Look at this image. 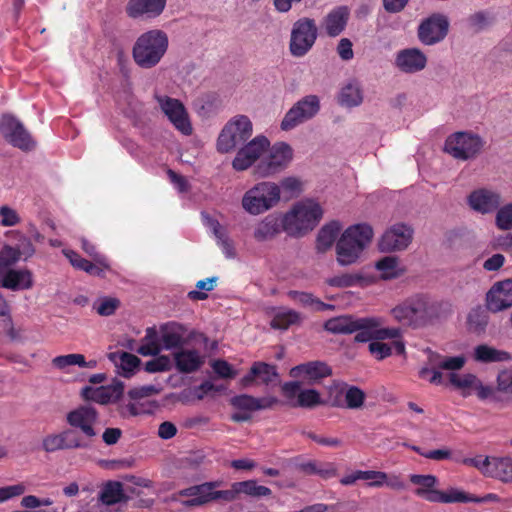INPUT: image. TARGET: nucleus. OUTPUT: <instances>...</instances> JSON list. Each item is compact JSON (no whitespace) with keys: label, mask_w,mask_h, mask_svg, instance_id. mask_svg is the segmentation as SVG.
I'll return each mask as SVG.
<instances>
[{"label":"nucleus","mask_w":512,"mask_h":512,"mask_svg":"<svg viewBox=\"0 0 512 512\" xmlns=\"http://www.w3.org/2000/svg\"><path fill=\"white\" fill-rule=\"evenodd\" d=\"M393 318L414 328L429 324L438 315V305L427 295L416 294L395 306L391 310Z\"/></svg>","instance_id":"1"},{"label":"nucleus","mask_w":512,"mask_h":512,"mask_svg":"<svg viewBox=\"0 0 512 512\" xmlns=\"http://www.w3.org/2000/svg\"><path fill=\"white\" fill-rule=\"evenodd\" d=\"M169 40L167 34L159 29L149 30L141 34L132 49L135 63L143 68L155 67L167 52Z\"/></svg>","instance_id":"2"},{"label":"nucleus","mask_w":512,"mask_h":512,"mask_svg":"<svg viewBox=\"0 0 512 512\" xmlns=\"http://www.w3.org/2000/svg\"><path fill=\"white\" fill-rule=\"evenodd\" d=\"M372 237L373 229L368 224H355L347 228L336 244L338 263L342 266L355 263Z\"/></svg>","instance_id":"3"},{"label":"nucleus","mask_w":512,"mask_h":512,"mask_svg":"<svg viewBox=\"0 0 512 512\" xmlns=\"http://www.w3.org/2000/svg\"><path fill=\"white\" fill-rule=\"evenodd\" d=\"M323 215L321 206L313 200L296 203L282 219V228L290 236L299 237L314 229Z\"/></svg>","instance_id":"4"},{"label":"nucleus","mask_w":512,"mask_h":512,"mask_svg":"<svg viewBox=\"0 0 512 512\" xmlns=\"http://www.w3.org/2000/svg\"><path fill=\"white\" fill-rule=\"evenodd\" d=\"M280 202V186L275 182L262 181L248 189L241 200L242 208L257 216L274 208Z\"/></svg>","instance_id":"5"},{"label":"nucleus","mask_w":512,"mask_h":512,"mask_svg":"<svg viewBox=\"0 0 512 512\" xmlns=\"http://www.w3.org/2000/svg\"><path fill=\"white\" fill-rule=\"evenodd\" d=\"M266 154L258 161L254 174L259 178L274 176L286 169L293 158L291 146L285 142H277L265 151Z\"/></svg>","instance_id":"6"},{"label":"nucleus","mask_w":512,"mask_h":512,"mask_svg":"<svg viewBox=\"0 0 512 512\" xmlns=\"http://www.w3.org/2000/svg\"><path fill=\"white\" fill-rule=\"evenodd\" d=\"M252 122L246 115H237L223 127L217 139V151L228 153L246 142L252 135Z\"/></svg>","instance_id":"7"},{"label":"nucleus","mask_w":512,"mask_h":512,"mask_svg":"<svg viewBox=\"0 0 512 512\" xmlns=\"http://www.w3.org/2000/svg\"><path fill=\"white\" fill-rule=\"evenodd\" d=\"M222 484V481L204 482L181 489L175 496L188 497L189 499L181 502L187 508L200 507L215 501L226 502V490H216Z\"/></svg>","instance_id":"8"},{"label":"nucleus","mask_w":512,"mask_h":512,"mask_svg":"<svg viewBox=\"0 0 512 512\" xmlns=\"http://www.w3.org/2000/svg\"><path fill=\"white\" fill-rule=\"evenodd\" d=\"M318 36L316 23L311 18H300L292 27L289 51L294 57L305 56L314 46Z\"/></svg>","instance_id":"9"},{"label":"nucleus","mask_w":512,"mask_h":512,"mask_svg":"<svg viewBox=\"0 0 512 512\" xmlns=\"http://www.w3.org/2000/svg\"><path fill=\"white\" fill-rule=\"evenodd\" d=\"M0 134L13 147L24 152L36 148V141L23 123L11 114H3L0 119Z\"/></svg>","instance_id":"10"},{"label":"nucleus","mask_w":512,"mask_h":512,"mask_svg":"<svg viewBox=\"0 0 512 512\" xmlns=\"http://www.w3.org/2000/svg\"><path fill=\"white\" fill-rule=\"evenodd\" d=\"M482 145L479 136L467 132H456L446 139L445 151L456 159L467 160L475 157Z\"/></svg>","instance_id":"11"},{"label":"nucleus","mask_w":512,"mask_h":512,"mask_svg":"<svg viewBox=\"0 0 512 512\" xmlns=\"http://www.w3.org/2000/svg\"><path fill=\"white\" fill-rule=\"evenodd\" d=\"M320 109V101L316 95H308L299 100L285 114L281 129L284 131L295 128L300 123L314 117Z\"/></svg>","instance_id":"12"},{"label":"nucleus","mask_w":512,"mask_h":512,"mask_svg":"<svg viewBox=\"0 0 512 512\" xmlns=\"http://www.w3.org/2000/svg\"><path fill=\"white\" fill-rule=\"evenodd\" d=\"M270 141L263 135H258L240 148L232 161V167L236 171H244L250 168L257 160L264 156L269 148Z\"/></svg>","instance_id":"13"},{"label":"nucleus","mask_w":512,"mask_h":512,"mask_svg":"<svg viewBox=\"0 0 512 512\" xmlns=\"http://www.w3.org/2000/svg\"><path fill=\"white\" fill-rule=\"evenodd\" d=\"M361 324L356 330L355 342L365 343L371 340H385L395 338L400 333V328H381V320L376 317L358 318L356 325Z\"/></svg>","instance_id":"14"},{"label":"nucleus","mask_w":512,"mask_h":512,"mask_svg":"<svg viewBox=\"0 0 512 512\" xmlns=\"http://www.w3.org/2000/svg\"><path fill=\"white\" fill-rule=\"evenodd\" d=\"M99 418L98 411L91 405H80L69 411L66 422L71 428L78 429L86 438L97 436L95 424Z\"/></svg>","instance_id":"15"},{"label":"nucleus","mask_w":512,"mask_h":512,"mask_svg":"<svg viewBox=\"0 0 512 512\" xmlns=\"http://www.w3.org/2000/svg\"><path fill=\"white\" fill-rule=\"evenodd\" d=\"M449 20L441 13H434L424 19L418 27V38L425 45L441 42L448 34Z\"/></svg>","instance_id":"16"},{"label":"nucleus","mask_w":512,"mask_h":512,"mask_svg":"<svg viewBox=\"0 0 512 512\" xmlns=\"http://www.w3.org/2000/svg\"><path fill=\"white\" fill-rule=\"evenodd\" d=\"M413 229L404 223H396L382 235L378 246L382 252L401 251L406 249L413 239Z\"/></svg>","instance_id":"17"},{"label":"nucleus","mask_w":512,"mask_h":512,"mask_svg":"<svg viewBox=\"0 0 512 512\" xmlns=\"http://www.w3.org/2000/svg\"><path fill=\"white\" fill-rule=\"evenodd\" d=\"M162 112L168 117L171 123L184 135L192 133L188 114L184 105L178 100L169 96H155Z\"/></svg>","instance_id":"18"},{"label":"nucleus","mask_w":512,"mask_h":512,"mask_svg":"<svg viewBox=\"0 0 512 512\" xmlns=\"http://www.w3.org/2000/svg\"><path fill=\"white\" fill-rule=\"evenodd\" d=\"M72 429L63 430L60 433L49 434L42 440V448L47 453L59 450L88 448L89 444L79 437H75Z\"/></svg>","instance_id":"19"},{"label":"nucleus","mask_w":512,"mask_h":512,"mask_svg":"<svg viewBox=\"0 0 512 512\" xmlns=\"http://www.w3.org/2000/svg\"><path fill=\"white\" fill-rule=\"evenodd\" d=\"M486 306L493 313L512 307V279L493 284L486 294Z\"/></svg>","instance_id":"20"},{"label":"nucleus","mask_w":512,"mask_h":512,"mask_svg":"<svg viewBox=\"0 0 512 512\" xmlns=\"http://www.w3.org/2000/svg\"><path fill=\"white\" fill-rule=\"evenodd\" d=\"M292 378H303L309 384L318 383L332 375V368L324 361H309L292 367L289 371Z\"/></svg>","instance_id":"21"},{"label":"nucleus","mask_w":512,"mask_h":512,"mask_svg":"<svg viewBox=\"0 0 512 512\" xmlns=\"http://www.w3.org/2000/svg\"><path fill=\"white\" fill-rule=\"evenodd\" d=\"M167 0H129L126 13L133 19L156 18L162 14Z\"/></svg>","instance_id":"22"},{"label":"nucleus","mask_w":512,"mask_h":512,"mask_svg":"<svg viewBox=\"0 0 512 512\" xmlns=\"http://www.w3.org/2000/svg\"><path fill=\"white\" fill-rule=\"evenodd\" d=\"M426 64V55L417 48L400 50L395 58L396 67L405 73L419 72L426 67Z\"/></svg>","instance_id":"23"},{"label":"nucleus","mask_w":512,"mask_h":512,"mask_svg":"<svg viewBox=\"0 0 512 512\" xmlns=\"http://www.w3.org/2000/svg\"><path fill=\"white\" fill-rule=\"evenodd\" d=\"M241 494L252 498L269 497L272 495V490L258 485L256 480L234 482L230 489L226 490V503L235 501Z\"/></svg>","instance_id":"24"},{"label":"nucleus","mask_w":512,"mask_h":512,"mask_svg":"<svg viewBox=\"0 0 512 512\" xmlns=\"http://www.w3.org/2000/svg\"><path fill=\"white\" fill-rule=\"evenodd\" d=\"M33 284V274L28 269L9 268L0 276V287L12 291L28 290Z\"/></svg>","instance_id":"25"},{"label":"nucleus","mask_w":512,"mask_h":512,"mask_svg":"<svg viewBox=\"0 0 512 512\" xmlns=\"http://www.w3.org/2000/svg\"><path fill=\"white\" fill-rule=\"evenodd\" d=\"M500 200V194L485 188L474 190L468 196L469 206L482 214L496 210L500 205Z\"/></svg>","instance_id":"26"},{"label":"nucleus","mask_w":512,"mask_h":512,"mask_svg":"<svg viewBox=\"0 0 512 512\" xmlns=\"http://www.w3.org/2000/svg\"><path fill=\"white\" fill-rule=\"evenodd\" d=\"M187 328L177 322H168L160 327V342L163 349L180 348L186 343Z\"/></svg>","instance_id":"27"},{"label":"nucleus","mask_w":512,"mask_h":512,"mask_svg":"<svg viewBox=\"0 0 512 512\" xmlns=\"http://www.w3.org/2000/svg\"><path fill=\"white\" fill-rule=\"evenodd\" d=\"M410 481L418 488L415 490V494L431 503H435L434 497L438 496L440 490L436 488L438 479L434 475H420L412 474Z\"/></svg>","instance_id":"28"},{"label":"nucleus","mask_w":512,"mask_h":512,"mask_svg":"<svg viewBox=\"0 0 512 512\" xmlns=\"http://www.w3.org/2000/svg\"><path fill=\"white\" fill-rule=\"evenodd\" d=\"M364 480L368 481L366 485L370 488L388 487L400 490L404 487V483L400 476L394 474L389 475L382 471H364Z\"/></svg>","instance_id":"29"},{"label":"nucleus","mask_w":512,"mask_h":512,"mask_svg":"<svg viewBox=\"0 0 512 512\" xmlns=\"http://www.w3.org/2000/svg\"><path fill=\"white\" fill-rule=\"evenodd\" d=\"M487 477L503 483H512V458L509 456L490 457Z\"/></svg>","instance_id":"30"},{"label":"nucleus","mask_w":512,"mask_h":512,"mask_svg":"<svg viewBox=\"0 0 512 512\" xmlns=\"http://www.w3.org/2000/svg\"><path fill=\"white\" fill-rule=\"evenodd\" d=\"M473 359L479 363H498L510 361L511 355L507 351L480 344L474 348Z\"/></svg>","instance_id":"31"},{"label":"nucleus","mask_w":512,"mask_h":512,"mask_svg":"<svg viewBox=\"0 0 512 512\" xmlns=\"http://www.w3.org/2000/svg\"><path fill=\"white\" fill-rule=\"evenodd\" d=\"M128 499L129 497L123 490V484L119 481H107L104 483L99 493V501L107 506H112L121 502H127Z\"/></svg>","instance_id":"32"},{"label":"nucleus","mask_w":512,"mask_h":512,"mask_svg":"<svg viewBox=\"0 0 512 512\" xmlns=\"http://www.w3.org/2000/svg\"><path fill=\"white\" fill-rule=\"evenodd\" d=\"M176 368L182 373L197 371L203 364V359L196 350H181L174 354Z\"/></svg>","instance_id":"33"},{"label":"nucleus","mask_w":512,"mask_h":512,"mask_svg":"<svg viewBox=\"0 0 512 512\" xmlns=\"http://www.w3.org/2000/svg\"><path fill=\"white\" fill-rule=\"evenodd\" d=\"M282 228V221L275 215H268L263 218L255 227L254 238L257 241H266L274 238Z\"/></svg>","instance_id":"34"},{"label":"nucleus","mask_w":512,"mask_h":512,"mask_svg":"<svg viewBox=\"0 0 512 512\" xmlns=\"http://www.w3.org/2000/svg\"><path fill=\"white\" fill-rule=\"evenodd\" d=\"M349 17L346 7H339L331 11L325 18L326 33L330 37H336L345 29Z\"/></svg>","instance_id":"35"},{"label":"nucleus","mask_w":512,"mask_h":512,"mask_svg":"<svg viewBox=\"0 0 512 512\" xmlns=\"http://www.w3.org/2000/svg\"><path fill=\"white\" fill-rule=\"evenodd\" d=\"M357 320L358 318L351 315L338 316L327 320L324 328L333 334H352L362 327L361 324L356 325Z\"/></svg>","instance_id":"36"},{"label":"nucleus","mask_w":512,"mask_h":512,"mask_svg":"<svg viewBox=\"0 0 512 512\" xmlns=\"http://www.w3.org/2000/svg\"><path fill=\"white\" fill-rule=\"evenodd\" d=\"M288 297L294 302L303 307H308L313 311L334 310L335 306L327 304L316 298L313 294L303 291L290 290L287 293Z\"/></svg>","instance_id":"37"},{"label":"nucleus","mask_w":512,"mask_h":512,"mask_svg":"<svg viewBox=\"0 0 512 512\" xmlns=\"http://www.w3.org/2000/svg\"><path fill=\"white\" fill-rule=\"evenodd\" d=\"M340 230L341 225L338 221H332L323 226L320 229L316 240V248L318 252L323 253L326 252L329 248H331Z\"/></svg>","instance_id":"38"},{"label":"nucleus","mask_w":512,"mask_h":512,"mask_svg":"<svg viewBox=\"0 0 512 512\" xmlns=\"http://www.w3.org/2000/svg\"><path fill=\"white\" fill-rule=\"evenodd\" d=\"M109 357L112 361L116 362L117 367L121 370L120 374L126 378L131 377L141 363V360L136 355L124 351L111 353Z\"/></svg>","instance_id":"39"},{"label":"nucleus","mask_w":512,"mask_h":512,"mask_svg":"<svg viewBox=\"0 0 512 512\" xmlns=\"http://www.w3.org/2000/svg\"><path fill=\"white\" fill-rule=\"evenodd\" d=\"M489 311L482 306H476L470 310L467 316V328L475 334L484 333L489 322Z\"/></svg>","instance_id":"40"},{"label":"nucleus","mask_w":512,"mask_h":512,"mask_svg":"<svg viewBox=\"0 0 512 512\" xmlns=\"http://www.w3.org/2000/svg\"><path fill=\"white\" fill-rule=\"evenodd\" d=\"M465 363L466 358L463 355L452 357L442 356L438 353H430L429 355V364L442 370L457 371L462 369Z\"/></svg>","instance_id":"41"},{"label":"nucleus","mask_w":512,"mask_h":512,"mask_svg":"<svg viewBox=\"0 0 512 512\" xmlns=\"http://www.w3.org/2000/svg\"><path fill=\"white\" fill-rule=\"evenodd\" d=\"M137 352L142 356H157L163 349L161 342L158 340V334L154 327L146 329V335L143 338Z\"/></svg>","instance_id":"42"},{"label":"nucleus","mask_w":512,"mask_h":512,"mask_svg":"<svg viewBox=\"0 0 512 512\" xmlns=\"http://www.w3.org/2000/svg\"><path fill=\"white\" fill-rule=\"evenodd\" d=\"M301 321V315L292 309H283L278 311L272 318L270 326L277 330H287L290 326L298 324Z\"/></svg>","instance_id":"43"},{"label":"nucleus","mask_w":512,"mask_h":512,"mask_svg":"<svg viewBox=\"0 0 512 512\" xmlns=\"http://www.w3.org/2000/svg\"><path fill=\"white\" fill-rule=\"evenodd\" d=\"M362 100V91L357 82H350L342 88L340 93V103L342 105L354 107L360 105Z\"/></svg>","instance_id":"44"},{"label":"nucleus","mask_w":512,"mask_h":512,"mask_svg":"<svg viewBox=\"0 0 512 512\" xmlns=\"http://www.w3.org/2000/svg\"><path fill=\"white\" fill-rule=\"evenodd\" d=\"M478 380L479 378L471 373L464 374L463 376H460L456 373L449 374V382L456 389L462 390L461 394L463 397H468L471 395L469 389H474Z\"/></svg>","instance_id":"45"},{"label":"nucleus","mask_w":512,"mask_h":512,"mask_svg":"<svg viewBox=\"0 0 512 512\" xmlns=\"http://www.w3.org/2000/svg\"><path fill=\"white\" fill-rule=\"evenodd\" d=\"M323 404L324 401L322 400L321 395L317 390L305 389L298 393L297 401L295 403H291V406L313 409Z\"/></svg>","instance_id":"46"},{"label":"nucleus","mask_w":512,"mask_h":512,"mask_svg":"<svg viewBox=\"0 0 512 512\" xmlns=\"http://www.w3.org/2000/svg\"><path fill=\"white\" fill-rule=\"evenodd\" d=\"M252 372L256 374L257 378L261 380V383L265 385H269L279 376L275 365L262 361H256L252 364Z\"/></svg>","instance_id":"47"},{"label":"nucleus","mask_w":512,"mask_h":512,"mask_svg":"<svg viewBox=\"0 0 512 512\" xmlns=\"http://www.w3.org/2000/svg\"><path fill=\"white\" fill-rule=\"evenodd\" d=\"M472 494L457 488H450L447 491H439L434 497L435 503H471Z\"/></svg>","instance_id":"48"},{"label":"nucleus","mask_w":512,"mask_h":512,"mask_svg":"<svg viewBox=\"0 0 512 512\" xmlns=\"http://www.w3.org/2000/svg\"><path fill=\"white\" fill-rule=\"evenodd\" d=\"M218 281V277L213 276L206 279H202L197 281L196 288L197 290H192L188 292V298L193 301L205 300L208 298L207 292H210L216 286Z\"/></svg>","instance_id":"49"},{"label":"nucleus","mask_w":512,"mask_h":512,"mask_svg":"<svg viewBox=\"0 0 512 512\" xmlns=\"http://www.w3.org/2000/svg\"><path fill=\"white\" fill-rule=\"evenodd\" d=\"M376 268L382 273L384 279L397 278L401 272L398 269V260L396 257L387 256L376 263Z\"/></svg>","instance_id":"50"},{"label":"nucleus","mask_w":512,"mask_h":512,"mask_svg":"<svg viewBox=\"0 0 512 512\" xmlns=\"http://www.w3.org/2000/svg\"><path fill=\"white\" fill-rule=\"evenodd\" d=\"M365 393L360 388L356 386H347L345 391V401L346 406L349 409H358L360 408L365 401Z\"/></svg>","instance_id":"51"},{"label":"nucleus","mask_w":512,"mask_h":512,"mask_svg":"<svg viewBox=\"0 0 512 512\" xmlns=\"http://www.w3.org/2000/svg\"><path fill=\"white\" fill-rule=\"evenodd\" d=\"M82 395L86 400H91L99 404H108L111 402L110 396L107 393V389L103 386L98 388L85 387L82 391Z\"/></svg>","instance_id":"52"},{"label":"nucleus","mask_w":512,"mask_h":512,"mask_svg":"<svg viewBox=\"0 0 512 512\" xmlns=\"http://www.w3.org/2000/svg\"><path fill=\"white\" fill-rule=\"evenodd\" d=\"M172 367L171 360L166 355L153 358L145 363L144 370L148 373L169 371Z\"/></svg>","instance_id":"53"},{"label":"nucleus","mask_w":512,"mask_h":512,"mask_svg":"<svg viewBox=\"0 0 512 512\" xmlns=\"http://www.w3.org/2000/svg\"><path fill=\"white\" fill-rule=\"evenodd\" d=\"M52 362L59 369H64L67 366H72V365H78L81 367L84 364H86L85 357L82 354H67V355L57 356L53 359Z\"/></svg>","instance_id":"54"},{"label":"nucleus","mask_w":512,"mask_h":512,"mask_svg":"<svg viewBox=\"0 0 512 512\" xmlns=\"http://www.w3.org/2000/svg\"><path fill=\"white\" fill-rule=\"evenodd\" d=\"M231 405L242 411L254 412L256 411V397L248 394L237 395L231 399Z\"/></svg>","instance_id":"55"},{"label":"nucleus","mask_w":512,"mask_h":512,"mask_svg":"<svg viewBox=\"0 0 512 512\" xmlns=\"http://www.w3.org/2000/svg\"><path fill=\"white\" fill-rule=\"evenodd\" d=\"M496 225L500 230L512 229V203L504 205L497 211Z\"/></svg>","instance_id":"56"},{"label":"nucleus","mask_w":512,"mask_h":512,"mask_svg":"<svg viewBox=\"0 0 512 512\" xmlns=\"http://www.w3.org/2000/svg\"><path fill=\"white\" fill-rule=\"evenodd\" d=\"M0 225L3 227L16 226L21 222V217L17 211L7 205L0 207Z\"/></svg>","instance_id":"57"},{"label":"nucleus","mask_w":512,"mask_h":512,"mask_svg":"<svg viewBox=\"0 0 512 512\" xmlns=\"http://www.w3.org/2000/svg\"><path fill=\"white\" fill-rule=\"evenodd\" d=\"M382 340H375L369 343V352L377 359L383 360L392 355V347Z\"/></svg>","instance_id":"58"},{"label":"nucleus","mask_w":512,"mask_h":512,"mask_svg":"<svg viewBox=\"0 0 512 512\" xmlns=\"http://www.w3.org/2000/svg\"><path fill=\"white\" fill-rule=\"evenodd\" d=\"M360 277L353 274H343L339 276H334L326 280V283L332 287L346 288L354 286Z\"/></svg>","instance_id":"59"},{"label":"nucleus","mask_w":512,"mask_h":512,"mask_svg":"<svg viewBox=\"0 0 512 512\" xmlns=\"http://www.w3.org/2000/svg\"><path fill=\"white\" fill-rule=\"evenodd\" d=\"M489 462L490 456L483 457L481 455L472 458L467 457L461 460L462 464L478 469L486 477L489 469Z\"/></svg>","instance_id":"60"},{"label":"nucleus","mask_w":512,"mask_h":512,"mask_svg":"<svg viewBox=\"0 0 512 512\" xmlns=\"http://www.w3.org/2000/svg\"><path fill=\"white\" fill-rule=\"evenodd\" d=\"M497 390L505 394H512V370H502L497 376Z\"/></svg>","instance_id":"61"},{"label":"nucleus","mask_w":512,"mask_h":512,"mask_svg":"<svg viewBox=\"0 0 512 512\" xmlns=\"http://www.w3.org/2000/svg\"><path fill=\"white\" fill-rule=\"evenodd\" d=\"M63 255L69 260L70 264L77 270L84 271L87 268L89 260L81 257L76 251L71 249H63Z\"/></svg>","instance_id":"62"},{"label":"nucleus","mask_w":512,"mask_h":512,"mask_svg":"<svg viewBox=\"0 0 512 512\" xmlns=\"http://www.w3.org/2000/svg\"><path fill=\"white\" fill-rule=\"evenodd\" d=\"M159 389L154 385H146L138 388H133L128 391V396L133 400H139L152 395L158 394Z\"/></svg>","instance_id":"63"},{"label":"nucleus","mask_w":512,"mask_h":512,"mask_svg":"<svg viewBox=\"0 0 512 512\" xmlns=\"http://www.w3.org/2000/svg\"><path fill=\"white\" fill-rule=\"evenodd\" d=\"M119 300L116 298H104L96 310L97 313L101 316H110L115 313L116 309L119 307Z\"/></svg>","instance_id":"64"}]
</instances>
